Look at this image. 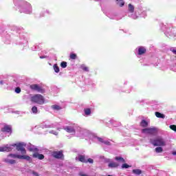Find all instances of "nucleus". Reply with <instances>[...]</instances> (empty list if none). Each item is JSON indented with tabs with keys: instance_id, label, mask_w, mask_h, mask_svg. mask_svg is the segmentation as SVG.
<instances>
[{
	"instance_id": "nucleus-1",
	"label": "nucleus",
	"mask_w": 176,
	"mask_h": 176,
	"mask_svg": "<svg viewBox=\"0 0 176 176\" xmlns=\"http://www.w3.org/2000/svg\"><path fill=\"white\" fill-rule=\"evenodd\" d=\"M25 144L24 143H18L12 144L11 145H6L3 147H0V152H12L13 148L16 147V151L21 152V155H27V151L25 150Z\"/></svg>"
},
{
	"instance_id": "nucleus-2",
	"label": "nucleus",
	"mask_w": 176,
	"mask_h": 176,
	"mask_svg": "<svg viewBox=\"0 0 176 176\" xmlns=\"http://www.w3.org/2000/svg\"><path fill=\"white\" fill-rule=\"evenodd\" d=\"M30 101L38 105H43L45 104V97L41 94H35L30 98Z\"/></svg>"
},
{
	"instance_id": "nucleus-3",
	"label": "nucleus",
	"mask_w": 176,
	"mask_h": 176,
	"mask_svg": "<svg viewBox=\"0 0 176 176\" xmlns=\"http://www.w3.org/2000/svg\"><path fill=\"white\" fill-rule=\"evenodd\" d=\"M150 142L154 146H166V142L162 138H157L155 140L151 139Z\"/></svg>"
},
{
	"instance_id": "nucleus-4",
	"label": "nucleus",
	"mask_w": 176,
	"mask_h": 176,
	"mask_svg": "<svg viewBox=\"0 0 176 176\" xmlns=\"http://www.w3.org/2000/svg\"><path fill=\"white\" fill-rule=\"evenodd\" d=\"M157 128L153 127V128H146L142 130V133L144 134H150L151 135H156L157 134Z\"/></svg>"
},
{
	"instance_id": "nucleus-5",
	"label": "nucleus",
	"mask_w": 176,
	"mask_h": 176,
	"mask_svg": "<svg viewBox=\"0 0 176 176\" xmlns=\"http://www.w3.org/2000/svg\"><path fill=\"white\" fill-rule=\"evenodd\" d=\"M8 157H12V159H21L23 160H28V162H30V160H31V157L28 156V155H17V154H9L8 155Z\"/></svg>"
},
{
	"instance_id": "nucleus-6",
	"label": "nucleus",
	"mask_w": 176,
	"mask_h": 176,
	"mask_svg": "<svg viewBox=\"0 0 176 176\" xmlns=\"http://www.w3.org/2000/svg\"><path fill=\"white\" fill-rule=\"evenodd\" d=\"M30 89L33 90L34 91H38V93H41L43 94L45 93V89L42 88V87L39 86L37 84H33L30 85Z\"/></svg>"
},
{
	"instance_id": "nucleus-7",
	"label": "nucleus",
	"mask_w": 176,
	"mask_h": 176,
	"mask_svg": "<svg viewBox=\"0 0 176 176\" xmlns=\"http://www.w3.org/2000/svg\"><path fill=\"white\" fill-rule=\"evenodd\" d=\"M78 160L81 162V163H91L93 164L94 163V160L91 158H89L87 160H86V156L83 155H78Z\"/></svg>"
},
{
	"instance_id": "nucleus-8",
	"label": "nucleus",
	"mask_w": 176,
	"mask_h": 176,
	"mask_svg": "<svg viewBox=\"0 0 176 176\" xmlns=\"http://www.w3.org/2000/svg\"><path fill=\"white\" fill-rule=\"evenodd\" d=\"M52 156L55 159H63V157H64V154H63V151H53Z\"/></svg>"
},
{
	"instance_id": "nucleus-9",
	"label": "nucleus",
	"mask_w": 176,
	"mask_h": 176,
	"mask_svg": "<svg viewBox=\"0 0 176 176\" xmlns=\"http://www.w3.org/2000/svg\"><path fill=\"white\" fill-rule=\"evenodd\" d=\"M2 133H12V126L6 125L1 129Z\"/></svg>"
},
{
	"instance_id": "nucleus-10",
	"label": "nucleus",
	"mask_w": 176,
	"mask_h": 176,
	"mask_svg": "<svg viewBox=\"0 0 176 176\" xmlns=\"http://www.w3.org/2000/svg\"><path fill=\"white\" fill-rule=\"evenodd\" d=\"M64 130H65V131H67V133H69L70 134H75L76 131L75 129H74V127H71V126H66Z\"/></svg>"
},
{
	"instance_id": "nucleus-11",
	"label": "nucleus",
	"mask_w": 176,
	"mask_h": 176,
	"mask_svg": "<svg viewBox=\"0 0 176 176\" xmlns=\"http://www.w3.org/2000/svg\"><path fill=\"white\" fill-rule=\"evenodd\" d=\"M146 53V49L144 47H140L138 48V54L139 56H142V54H145Z\"/></svg>"
},
{
	"instance_id": "nucleus-12",
	"label": "nucleus",
	"mask_w": 176,
	"mask_h": 176,
	"mask_svg": "<svg viewBox=\"0 0 176 176\" xmlns=\"http://www.w3.org/2000/svg\"><path fill=\"white\" fill-rule=\"evenodd\" d=\"M33 157L39 159V160H43V159H45V155H43V154H39L38 153H35L33 154Z\"/></svg>"
},
{
	"instance_id": "nucleus-13",
	"label": "nucleus",
	"mask_w": 176,
	"mask_h": 176,
	"mask_svg": "<svg viewBox=\"0 0 176 176\" xmlns=\"http://www.w3.org/2000/svg\"><path fill=\"white\" fill-rule=\"evenodd\" d=\"M155 115L156 118H160V119H164L166 118V116H164V114H163L160 112H158V111H156L155 113Z\"/></svg>"
},
{
	"instance_id": "nucleus-14",
	"label": "nucleus",
	"mask_w": 176,
	"mask_h": 176,
	"mask_svg": "<svg viewBox=\"0 0 176 176\" xmlns=\"http://www.w3.org/2000/svg\"><path fill=\"white\" fill-rule=\"evenodd\" d=\"M108 166L110 168H116V167H119V164L116 162H111L109 164Z\"/></svg>"
},
{
	"instance_id": "nucleus-15",
	"label": "nucleus",
	"mask_w": 176,
	"mask_h": 176,
	"mask_svg": "<svg viewBox=\"0 0 176 176\" xmlns=\"http://www.w3.org/2000/svg\"><path fill=\"white\" fill-rule=\"evenodd\" d=\"M132 173L133 174H135L136 175H140V174H142V170H141L140 169H133L132 170Z\"/></svg>"
},
{
	"instance_id": "nucleus-16",
	"label": "nucleus",
	"mask_w": 176,
	"mask_h": 176,
	"mask_svg": "<svg viewBox=\"0 0 176 176\" xmlns=\"http://www.w3.org/2000/svg\"><path fill=\"white\" fill-rule=\"evenodd\" d=\"M6 163H8L9 164H16V160H10V159H6L5 160Z\"/></svg>"
},
{
	"instance_id": "nucleus-17",
	"label": "nucleus",
	"mask_w": 176,
	"mask_h": 176,
	"mask_svg": "<svg viewBox=\"0 0 176 176\" xmlns=\"http://www.w3.org/2000/svg\"><path fill=\"white\" fill-rule=\"evenodd\" d=\"M140 126L144 128L148 127V122H146L145 120H142L140 122Z\"/></svg>"
},
{
	"instance_id": "nucleus-18",
	"label": "nucleus",
	"mask_w": 176,
	"mask_h": 176,
	"mask_svg": "<svg viewBox=\"0 0 176 176\" xmlns=\"http://www.w3.org/2000/svg\"><path fill=\"white\" fill-rule=\"evenodd\" d=\"M115 160H117V162H121V163H126V160L122 157H116Z\"/></svg>"
},
{
	"instance_id": "nucleus-19",
	"label": "nucleus",
	"mask_w": 176,
	"mask_h": 176,
	"mask_svg": "<svg viewBox=\"0 0 176 176\" xmlns=\"http://www.w3.org/2000/svg\"><path fill=\"white\" fill-rule=\"evenodd\" d=\"M51 107L54 111H60L61 109V107H60L59 105H57V104H54Z\"/></svg>"
},
{
	"instance_id": "nucleus-20",
	"label": "nucleus",
	"mask_w": 176,
	"mask_h": 176,
	"mask_svg": "<svg viewBox=\"0 0 176 176\" xmlns=\"http://www.w3.org/2000/svg\"><path fill=\"white\" fill-rule=\"evenodd\" d=\"M117 5H119L120 8L124 6V1L123 0H116Z\"/></svg>"
},
{
	"instance_id": "nucleus-21",
	"label": "nucleus",
	"mask_w": 176,
	"mask_h": 176,
	"mask_svg": "<svg viewBox=\"0 0 176 176\" xmlns=\"http://www.w3.org/2000/svg\"><path fill=\"white\" fill-rule=\"evenodd\" d=\"M69 57L71 60H76V58H78V55H76V54L72 53L70 54Z\"/></svg>"
},
{
	"instance_id": "nucleus-22",
	"label": "nucleus",
	"mask_w": 176,
	"mask_h": 176,
	"mask_svg": "<svg viewBox=\"0 0 176 176\" xmlns=\"http://www.w3.org/2000/svg\"><path fill=\"white\" fill-rule=\"evenodd\" d=\"M54 69L56 74H58V72H60V67H58V65H57V64L54 65Z\"/></svg>"
},
{
	"instance_id": "nucleus-23",
	"label": "nucleus",
	"mask_w": 176,
	"mask_h": 176,
	"mask_svg": "<svg viewBox=\"0 0 176 176\" xmlns=\"http://www.w3.org/2000/svg\"><path fill=\"white\" fill-rule=\"evenodd\" d=\"M155 152L156 153H162V152H163V148H162L161 146L156 147Z\"/></svg>"
},
{
	"instance_id": "nucleus-24",
	"label": "nucleus",
	"mask_w": 176,
	"mask_h": 176,
	"mask_svg": "<svg viewBox=\"0 0 176 176\" xmlns=\"http://www.w3.org/2000/svg\"><path fill=\"white\" fill-rule=\"evenodd\" d=\"M129 10L130 13H134V6L129 4Z\"/></svg>"
},
{
	"instance_id": "nucleus-25",
	"label": "nucleus",
	"mask_w": 176,
	"mask_h": 176,
	"mask_svg": "<svg viewBox=\"0 0 176 176\" xmlns=\"http://www.w3.org/2000/svg\"><path fill=\"white\" fill-rule=\"evenodd\" d=\"M85 114L89 116L91 113V110L90 109H84Z\"/></svg>"
},
{
	"instance_id": "nucleus-26",
	"label": "nucleus",
	"mask_w": 176,
	"mask_h": 176,
	"mask_svg": "<svg viewBox=\"0 0 176 176\" xmlns=\"http://www.w3.org/2000/svg\"><path fill=\"white\" fill-rule=\"evenodd\" d=\"M32 112H33V113H38V107H36V106H34L32 108Z\"/></svg>"
},
{
	"instance_id": "nucleus-27",
	"label": "nucleus",
	"mask_w": 176,
	"mask_h": 176,
	"mask_svg": "<svg viewBox=\"0 0 176 176\" xmlns=\"http://www.w3.org/2000/svg\"><path fill=\"white\" fill-rule=\"evenodd\" d=\"M61 68H67V62L63 61L60 63Z\"/></svg>"
},
{
	"instance_id": "nucleus-28",
	"label": "nucleus",
	"mask_w": 176,
	"mask_h": 176,
	"mask_svg": "<svg viewBox=\"0 0 176 176\" xmlns=\"http://www.w3.org/2000/svg\"><path fill=\"white\" fill-rule=\"evenodd\" d=\"M130 167H131V166L127 164H123L122 165V168H130Z\"/></svg>"
},
{
	"instance_id": "nucleus-29",
	"label": "nucleus",
	"mask_w": 176,
	"mask_h": 176,
	"mask_svg": "<svg viewBox=\"0 0 176 176\" xmlns=\"http://www.w3.org/2000/svg\"><path fill=\"white\" fill-rule=\"evenodd\" d=\"M82 70L85 71V72H89V67H86V66H81Z\"/></svg>"
},
{
	"instance_id": "nucleus-30",
	"label": "nucleus",
	"mask_w": 176,
	"mask_h": 176,
	"mask_svg": "<svg viewBox=\"0 0 176 176\" xmlns=\"http://www.w3.org/2000/svg\"><path fill=\"white\" fill-rule=\"evenodd\" d=\"M15 92L17 93V94H19V93H21V89L20 87H16L15 89Z\"/></svg>"
},
{
	"instance_id": "nucleus-31",
	"label": "nucleus",
	"mask_w": 176,
	"mask_h": 176,
	"mask_svg": "<svg viewBox=\"0 0 176 176\" xmlns=\"http://www.w3.org/2000/svg\"><path fill=\"white\" fill-rule=\"evenodd\" d=\"M170 130H173V131H176V125H170Z\"/></svg>"
},
{
	"instance_id": "nucleus-32",
	"label": "nucleus",
	"mask_w": 176,
	"mask_h": 176,
	"mask_svg": "<svg viewBox=\"0 0 176 176\" xmlns=\"http://www.w3.org/2000/svg\"><path fill=\"white\" fill-rule=\"evenodd\" d=\"M103 144H104L105 145H111V142L109 141H104Z\"/></svg>"
},
{
	"instance_id": "nucleus-33",
	"label": "nucleus",
	"mask_w": 176,
	"mask_h": 176,
	"mask_svg": "<svg viewBox=\"0 0 176 176\" xmlns=\"http://www.w3.org/2000/svg\"><path fill=\"white\" fill-rule=\"evenodd\" d=\"M98 140L99 141V142H102L104 144V140L101 138H98Z\"/></svg>"
},
{
	"instance_id": "nucleus-34",
	"label": "nucleus",
	"mask_w": 176,
	"mask_h": 176,
	"mask_svg": "<svg viewBox=\"0 0 176 176\" xmlns=\"http://www.w3.org/2000/svg\"><path fill=\"white\" fill-rule=\"evenodd\" d=\"M170 52H172V53H173L174 54H176V50L173 49V50H170Z\"/></svg>"
},
{
	"instance_id": "nucleus-35",
	"label": "nucleus",
	"mask_w": 176,
	"mask_h": 176,
	"mask_svg": "<svg viewBox=\"0 0 176 176\" xmlns=\"http://www.w3.org/2000/svg\"><path fill=\"white\" fill-rule=\"evenodd\" d=\"M51 133H52L53 134H54V135H58V133H57V132H53V131H51Z\"/></svg>"
},
{
	"instance_id": "nucleus-36",
	"label": "nucleus",
	"mask_w": 176,
	"mask_h": 176,
	"mask_svg": "<svg viewBox=\"0 0 176 176\" xmlns=\"http://www.w3.org/2000/svg\"><path fill=\"white\" fill-rule=\"evenodd\" d=\"M33 174H34V175H35V176H39V175H38V173H37L36 172H34Z\"/></svg>"
},
{
	"instance_id": "nucleus-37",
	"label": "nucleus",
	"mask_w": 176,
	"mask_h": 176,
	"mask_svg": "<svg viewBox=\"0 0 176 176\" xmlns=\"http://www.w3.org/2000/svg\"><path fill=\"white\" fill-rule=\"evenodd\" d=\"M172 155H173L174 156H176V151H173V152L172 153Z\"/></svg>"
},
{
	"instance_id": "nucleus-38",
	"label": "nucleus",
	"mask_w": 176,
	"mask_h": 176,
	"mask_svg": "<svg viewBox=\"0 0 176 176\" xmlns=\"http://www.w3.org/2000/svg\"><path fill=\"white\" fill-rule=\"evenodd\" d=\"M40 58H46V56H40Z\"/></svg>"
},
{
	"instance_id": "nucleus-39",
	"label": "nucleus",
	"mask_w": 176,
	"mask_h": 176,
	"mask_svg": "<svg viewBox=\"0 0 176 176\" xmlns=\"http://www.w3.org/2000/svg\"><path fill=\"white\" fill-rule=\"evenodd\" d=\"M0 85H3V80L0 81Z\"/></svg>"
},
{
	"instance_id": "nucleus-40",
	"label": "nucleus",
	"mask_w": 176,
	"mask_h": 176,
	"mask_svg": "<svg viewBox=\"0 0 176 176\" xmlns=\"http://www.w3.org/2000/svg\"><path fill=\"white\" fill-rule=\"evenodd\" d=\"M80 176H87L86 174H81Z\"/></svg>"
},
{
	"instance_id": "nucleus-41",
	"label": "nucleus",
	"mask_w": 176,
	"mask_h": 176,
	"mask_svg": "<svg viewBox=\"0 0 176 176\" xmlns=\"http://www.w3.org/2000/svg\"><path fill=\"white\" fill-rule=\"evenodd\" d=\"M107 176H113L112 175H107Z\"/></svg>"
},
{
	"instance_id": "nucleus-42",
	"label": "nucleus",
	"mask_w": 176,
	"mask_h": 176,
	"mask_svg": "<svg viewBox=\"0 0 176 176\" xmlns=\"http://www.w3.org/2000/svg\"><path fill=\"white\" fill-rule=\"evenodd\" d=\"M95 1H97V0H95Z\"/></svg>"
}]
</instances>
